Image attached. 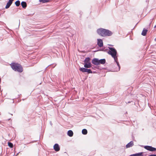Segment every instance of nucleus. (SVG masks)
Segmentation results:
<instances>
[{"instance_id":"1","label":"nucleus","mask_w":156,"mask_h":156,"mask_svg":"<svg viewBox=\"0 0 156 156\" xmlns=\"http://www.w3.org/2000/svg\"><path fill=\"white\" fill-rule=\"evenodd\" d=\"M108 48L109 50L108 51V54L111 55L114 58L115 61L116 62L118 66L119 67L118 70V71H119L120 69V66L119 62H118V55L117 51L114 48L109 47Z\"/></svg>"},{"instance_id":"2","label":"nucleus","mask_w":156,"mask_h":156,"mask_svg":"<svg viewBox=\"0 0 156 156\" xmlns=\"http://www.w3.org/2000/svg\"><path fill=\"white\" fill-rule=\"evenodd\" d=\"M97 32L98 34L103 37L107 36H110L112 34L111 31L103 28L98 29L97 30Z\"/></svg>"},{"instance_id":"3","label":"nucleus","mask_w":156,"mask_h":156,"mask_svg":"<svg viewBox=\"0 0 156 156\" xmlns=\"http://www.w3.org/2000/svg\"><path fill=\"white\" fill-rule=\"evenodd\" d=\"M10 65L12 69L15 71H17L20 73H21L23 71V68L22 66L19 64L12 63Z\"/></svg>"},{"instance_id":"4","label":"nucleus","mask_w":156,"mask_h":156,"mask_svg":"<svg viewBox=\"0 0 156 156\" xmlns=\"http://www.w3.org/2000/svg\"><path fill=\"white\" fill-rule=\"evenodd\" d=\"M84 67L86 68H90L91 67V64L90 62V58H87L84 61Z\"/></svg>"},{"instance_id":"5","label":"nucleus","mask_w":156,"mask_h":156,"mask_svg":"<svg viewBox=\"0 0 156 156\" xmlns=\"http://www.w3.org/2000/svg\"><path fill=\"white\" fill-rule=\"evenodd\" d=\"M144 148L146 150L151 151H154L156 150V148L150 146H144Z\"/></svg>"},{"instance_id":"6","label":"nucleus","mask_w":156,"mask_h":156,"mask_svg":"<svg viewBox=\"0 0 156 156\" xmlns=\"http://www.w3.org/2000/svg\"><path fill=\"white\" fill-rule=\"evenodd\" d=\"M80 70L83 72H87L88 73H92V71L90 69H87L84 68H80Z\"/></svg>"},{"instance_id":"7","label":"nucleus","mask_w":156,"mask_h":156,"mask_svg":"<svg viewBox=\"0 0 156 156\" xmlns=\"http://www.w3.org/2000/svg\"><path fill=\"white\" fill-rule=\"evenodd\" d=\"M97 41V44L99 47H101L103 46V42L102 40L101 39H98Z\"/></svg>"},{"instance_id":"8","label":"nucleus","mask_w":156,"mask_h":156,"mask_svg":"<svg viewBox=\"0 0 156 156\" xmlns=\"http://www.w3.org/2000/svg\"><path fill=\"white\" fill-rule=\"evenodd\" d=\"M92 63L95 65H99V60L97 58H94L92 60Z\"/></svg>"},{"instance_id":"9","label":"nucleus","mask_w":156,"mask_h":156,"mask_svg":"<svg viewBox=\"0 0 156 156\" xmlns=\"http://www.w3.org/2000/svg\"><path fill=\"white\" fill-rule=\"evenodd\" d=\"M54 149L56 151H59L60 148L58 144H56L54 146Z\"/></svg>"},{"instance_id":"10","label":"nucleus","mask_w":156,"mask_h":156,"mask_svg":"<svg viewBox=\"0 0 156 156\" xmlns=\"http://www.w3.org/2000/svg\"><path fill=\"white\" fill-rule=\"evenodd\" d=\"M134 145L133 142V141H130L126 145L127 148L132 147Z\"/></svg>"},{"instance_id":"11","label":"nucleus","mask_w":156,"mask_h":156,"mask_svg":"<svg viewBox=\"0 0 156 156\" xmlns=\"http://www.w3.org/2000/svg\"><path fill=\"white\" fill-rule=\"evenodd\" d=\"M143 152H140L130 155V156H142Z\"/></svg>"},{"instance_id":"12","label":"nucleus","mask_w":156,"mask_h":156,"mask_svg":"<svg viewBox=\"0 0 156 156\" xmlns=\"http://www.w3.org/2000/svg\"><path fill=\"white\" fill-rule=\"evenodd\" d=\"M67 134L69 136L71 137L73 135V132L72 130H69L68 131Z\"/></svg>"},{"instance_id":"13","label":"nucleus","mask_w":156,"mask_h":156,"mask_svg":"<svg viewBox=\"0 0 156 156\" xmlns=\"http://www.w3.org/2000/svg\"><path fill=\"white\" fill-rule=\"evenodd\" d=\"M105 62V59H101L99 60V65L100 64H103Z\"/></svg>"},{"instance_id":"14","label":"nucleus","mask_w":156,"mask_h":156,"mask_svg":"<svg viewBox=\"0 0 156 156\" xmlns=\"http://www.w3.org/2000/svg\"><path fill=\"white\" fill-rule=\"evenodd\" d=\"M147 32V30L146 29L144 28V29L141 34L143 36H145Z\"/></svg>"},{"instance_id":"15","label":"nucleus","mask_w":156,"mask_h":156,"mask_svg":"<svg viewBox=\"0 0 156 156\" xmlns=\"http://www.w3.org/2000/svg\"><path fill=\"white\" fill-rule=\"evenodd\" d=\"M21 5L23 8H25L27 7V4L25 2H22Z\"/></svg>"},{"instance_id":"16","label":"nucleus","mask_w":156,"mask_h":156,"mask_svg":"<svg viewBox=\"0 0 156 156\" xmlns=\"http://www.w3.org/2000/svg\"><path fill=\"white\" fill-rule=\"evenodd\" d=\"M87 133V130L86 129H83L82 130V133L83 134H86Z\"/></svg>"},{"instance_id":"17","label":"nucleus","mask_w":156,"mask_h":156,"mask_svg":"<svg viewBox=\"0 0 156 156\" xmlns=\"http://www.w3.org/2000/svg\"><path fill=\"white\" fill-rule=\"evenodd\" d=\"M15 4L17 6H19L20 4V1L18 0L16 2Z\"/></svg>"},{"instance_id":"18","label":"nucleus","mask_w":156,"mask_h":156,"mask_svg":"<svg viewBox=\"0 0 156 156\" xmlns=\"http://www.w3.org/2000/svg\"><path fill=\"white\" fill-rule=\"evenodd\" d=\"M49 0H39V2L44 3L49 2Z\"/></svg>"},{"instance_id":"19","label":"nucleus","mask_w":156,"mask_h":156,"mask_svg":"<svg viewBox=\"0 0 156 156\" xmlns=\"http://www.w3.org/2000/svg\"><path fill=\"white\" fill-rule=\"evenodd\" d=\"M8 145L9 146V147L11 148L13 147V144L11 142H9L8 143Z\"/></svg>"},{"instance_id":"20","label":"nucleus","mask_w":156,"mask_h":156,"mask_svg":"<svg viewBox=\"0 0 156 156\" xmlns=\"http://www.w3.org/2000/svg\"><path fill=\"white\" fill-rule=\"evenodd\" d=\"M11 4L9 3L8 2H7V4L6 5V6H5V8L6 9H8L10 6L11 5Z\"/></svg>"},{"instance_id":"21","label":"nucleus","mask_w":156,"mask_h":156,"mask_svg":"<svg viewBox=\"0 0 156 156\" xmlns=\"http://www.w3.org/2000/svg\"><path fill=\"white\" fill-rule=\"evenodd\" d=\"M13 0H9V1L8 2L11 5Z\"/></svg>"},{"instance_id":"22","label":"nucleus","mask_w":156,"mask_h":156,"mask_svg":"<svg viewBox=\"0 0 156 156\" xmlns=\"http://www.w3.org/2000/svg\"><path fill=\"white\" fill-rule=\"evenodd\" d=\"M148 156H156V155H155V154H151V155H148Z\"/></svg>"},{"instance_id":"23","label":"nucleus","mask_w":156,"mask_h":156,"mask_svg":"<svg viewBox=\"0 0 156 156\" xmlns=\"http://www.w3.org/2000/svg\"><path fill=\"white\" fill-rule=\"evenodd\" d=\"M154 27H156V25L154 26Z\"/></svg>"},{"instance_id":"24","label":"nucleus","mask_w":156,"mask_h":156,"mask_svg":"<svg viewBox=\"0 0 156 156\" xmlns=\"http://www.w3.org/2000/svg\"><path fill=\"white\" fill-rule=\"evenodd\" d=\"M155 40L156 41V39H155Z\"/></svg>"}]
</instances>
